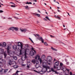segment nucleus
<instances>
[{"instance_id": "nucleus-18", "label": "nucleus", "mask_w": 75, "mask_h": 75, "mask_svg": "<svg viewBox=\"0 0 75 75\" xmlns=\"http://www.w3.org/2000/svg\"><path fill=\"white\" fill-rule=\"evenodd\" d=\"M47 60H49L50 59H51L52 57L50 56H48L47 58Z\"/></svg>"}, {"instance_id": "nucleus-37", "label": "nucleus", "mask_w": 75, "mask_h": 75, "mask_svg": "<svg viewBox=\"0 0 75 75\" xmlns=\"http://www.w3.org/2000/svg\"><path fill=\"white\" fill-rule=\"evenodd\" d=\"M35 62V59H33V60H32V62L34 63Z\"/></svg>"}, {"instance_id": "nucleus-3", "label": "nucleus", "mask_w": 75, "mask_h": 75, "mask_svg": "<svg viewBox=\"0 0 75 75\" xmlns=\"http://www.w3.org/2000/svg\"><path fill=\"white\" fill-rule=\"evenodd\" d=\"M18 45H17V46L18 47H20L21 48V49H23V45L20 42H19L18 43Z\"/></svg>"}, {"instance_id": "nucleus-59", "label": "nucleus", "mask_w": 75, "mask_h": 75, "mask_svg": "<svg viewBox=\"0 0 75 75\" xmlns=\"http://www.w3.org/2000/svg\"><path fill=\"white\" fill-rule=\"evenodd\" d=\"M66 70H67V71H68V72L69 71V69H66Z\"/></svg>"}, {"instance_id": "nucleus-44", "label": "nucleus", "mask_w": 75, "mask_h": 75, "mask_svg": "<svg viewBox=\"0 0 75 75\" xmlns=\"http://www.w3.org/2000/svg\"><path fill=\"white\" fill-rule=\"evenodd\" d=\"M35 67L36 68H38V65L36 64L35 65Z\"/></svg>"}, {"instance_id": "nucleus-60", "label": "nucleus", "mask_w": 75, "mask_h": 75, "mask_svg": "<svg viewBox=\"0 0 75 75\" xmlns=\"http://www.w3.org/2000/svg\"><path fill=\"white\" fill-rule=\"evenodd\" d=\"M51 59H49V62H52L51 61Z\"/></svg>"}, {"instance_id": "nucleus-12", "label": "nucleus", "mask_w": 75, "mask_h": 75, "mask_svg": "<svg viewBox=\"0 0 75 75\" xmlns=\"http://www.w3.org/2000/svg\"><path fill=\"white\" fill-rule=\"evenodd\" d=\"M61 69H62V70L64 72H65L67 71V69L66 68H64V67L61 68Z\"/></svg>"}, {"instance_id": "nucleus-33", "label": "nucleus", "mask_w": 75, "mask_h": 75, "mask_svg": "<svg viewBox=\"0 0 75 75\" xmlns=\"http://www.w3.org/2000/svg\"><path fill=\"white\" fill-rule=\"evenodd\" d=\"M31 50H33V51H34V52L35 53V52H36L35 51V50H34V48L33 47H32L31 48Z\"/></svg>"}, {"instance_id": "nucleus-4", "label": "nucleus", "mask_w": 75, "mask_h": 75, "mask_svg": "<svg viewBox=\"0 0 75 75\" xmlns=\"http://www.w3.org/2000/svg\"><path fill=\"white\" fill-rule=\"evenodd\" d=\"M38 58V60H39V61H40V63L41 64V62H42V59H41L40 58V56H38V55L36 56L35 57V59H37Z\"/></svg>"}, {"instance_id": "nucleus-54", "label": "nucleus", "mask_w": 75, "mask_h": 75, "mask_svg": "<svg viewBox=\"0 0 75 75\" xmlns=\"http://www.w3.org/2000/svg\"><path fill=\"white\" fill-rule=\"evenodd\" d=\"M10 3H11V4H14V5H15V4H14V3H13V2H10Z\"/></svg>"}, {"instance_id": "nucleus-25", "label": "nucleus", "mask_w": 75, "mask_h": 75, "mask_svg": "<svg viewBox=\"0 0 75 75\" xmlns=\"http://www.w3.org/2000/svg\"><path fill=\"white\" fill-rule=\"evenodd\" d=\"M14 30H15V31H18V28L17 27H14Z\"/></svg>"}, {"instance_id": "nucleus-47", "label": "nucleus", "mask_w": 75, "mask_h": 75, "mask_svg": "<svg viewBox=\"0 0 75 75\" xmlns=\"http://www.w3.org/2000/svg\"><path fill=\"white\" fill-rule=\"evenodd\" d=\"M11 7H16V6L14 5H11Z\"/></svg>"}, {"instance_id": "nucleus-8", "label": "nucleus", "mask_w": 75, "mask_h": 75, "mask_svg": "<svg viewBox=\"0 0 75 75\" xmlns=\"http://www.w3.org/2000/svg\"><path fill=\"white\" fill-rule=\"evenodd\" d=\"M22 28H20V30L22 32H26L27 31V29H24L23 30L22 29Z\"/></svg>"}, {"instance_id": "nucleus-56", "label": "nucleus", "mask_w": 75, "mask_h": 75, "mask_svg": "<svg viewBox=\"0 0 75 75\" xmlns=\"http://www.w3.org/2000/svg\"><path fill=\"white\" fill-rule=\"evenodd\" d=\"M27 67L28 68H30V66H29V65H28L27 66Z\"/></svg>"}, {"instance_id": "nucleus-14", "label": "nucleus", "mask_w": 75, "mask_h": 75, "mask_svg": "<svg viewBox=\"0 0 75 75\" xmlns=\"http://www.w3.org/2000/svg\"><path fill=\"white\" fill-rule=\"evenodd\" d=\"M42 59H45V55H42V56L41 57Z\"/></svg>"}, {"instance_id": "nucleus-53", "label": "nucleus", "mask_w": 75, "mask_h": 75, "mask_svg": "<svg viewBox=\"0 0 75 75\" xmlns=\"http://www.w3.org/2000/svg\"><path fill=\"white\" fill-rule=\"evenodd\" d=\"M33 1H35V2H37V1L36 0H34Z\"/></svg>"}, {"instance_id": "nucleus-39", "label": "nucleus", "mask_w": 75, "mask_h": 75, "mask_svg": "<svg viewBox=\"0 0 75 75\" xmlns=\"http://www.w3.org/2000/svg\"><path fill=\"white\" fill-rule=\"evenodd\" d=\"M44 44L46 46L48 45V44H47V43L46 42H45Z\"/></svg>"}, {"instance_id": "nucleus-45", "label": "nucleus", "mask_w": 75, "mask_h": 75, "mask_svg": "<svg viewBox=\"0 0 75 75\" xmlns=\"http://www.w3.org/2000/svg\"><path fill=\"white\" fill-rule=\"evenodd\" d=\"M53 72H55V74H58V72H57L56 71L54 70Z\"/></svg>"}, {"instance_id": "nucleus-19", "label": "nucleus", "mask_w": 75, "mask_h": 75, "mask_svg": "<svg viewBox=\"0 0 75 75\" xmlns=\"http://www.w3.org/2000/svg\"><path fill=\"white\" fill-rule=\"evenodd\" d=\"M19 72H20V71H17L15 73L13 74L12 75H18V73Z\"/></svg>"}, {"instance_id": "nucleus-43", "label": "nucleus", "mask_w": 75, "mask_h": 75, "mask_svg": "<svg viewBox=\"0 0 75 75\" xmlns=\"http://www.w3.org/2000/svg\"><path fill=\"white\" fill-rule=\"evenodd\" d=\"M20 55H21V54H22V53H21V49L20 50Z\"/></svg>"}, {"instance_id": "nucleus-23", "label": "nucleus", "mask_w": 75, "mask_h": 75, "mask_svg": "<svg viewBox=\"0 0 75 75\" xmlns=\"http://www.w3.org/2000/svg\"><path fill=\"white\" fill-rule=\"evenodd\" d=\"M2 63L4 64H6V61L5 60H4L2 62Z\"/></svg>"}, {"instance_id": "nucleus-38", "label": "nucleus", "mask_w": 75, "mask_h": 75, "mask_svg": "<svg viewBox=\"0 0 75 75\" xmlns=\"http://www.w3.org/2000/svg\"><path fill=\"white\" fill-rule=\"evenodd\" d=\"M45 18H46L47 20H48L49 21H50V19H49L48 17H47V16H45Z\"/></svg>"}, {"instance_id": "nucleus-46", "label": "nucleus", "mask_w": 75, "mask_h": 75, "mask_svg": "<svg viewBox=\"0 0 75 75\" xmlns=\"http://www.w3.org/2000/svg\"><path fill=\"white\" fill-rule=\"evenodd\" d=\"M12 71V70L11 69H10V70L8 71V73H9V72H10L11 71Z\"/></svg>"}, {"instance_id": "nucleus-27", "label": "nucleus", "mask_w": 75, "mask_h": 75, "mask_svg": "<svg viewBox=\"0 0 75 75\" xmlns=\"http://www.w3.org/2000/svg\"><path fill=\"white\" fill-rule=\"evenodd\" d=\"M51 48L52 50H54V51H57V49H55L54 48H53V47H51Z\"/></svg>"}, {"instance_id": "nucleus-20", "label": "nucleus", "mask_w": 75, "mask_h": 75, "mask_svg": "<svg viewBox=\"0 0 75 75\" xmlns=\"http://www.w3.org/2000/svg\"><path fill=\"white\" fill-rule=\"evenodd\" d=\"M8 64L10 65H11V64H13V62L9 61L8 62Z\"/></svg>"}, {"instance_id": "nucleus-58", "label": "nucleus", "mask_w": 75, "mask_h": 75, "mask_svg": "<svg viewBox=\"0 0 75 75\" xmlns=\"http://www.w3.org/2000/svg\"><path fill=\"white\" fill-rule=\"evenodd\" d=\"M57 68V67H56V66H54V68L55 69V68Z\"/></svg>"}, {"instance_id": "nucleus-61", "label": "nucleus", "mask_w": 75, "mask_h": 75, "mask_svg": "<svg viewBox=\"0 0 75 75\" xmlns=\"http://www.w3.org/2000/svg\"><path fill=\"white\" fill-rule=\"evenodd\" d=\"M44 20H45V21H47V19L45 18H44Z\"/></svg>"}, {"instance_id": "nucleus-30", "label": "nucleus", "mask_w": 75, "mask_h": 75, "mask_svg": "<svg viewBox=\"0 0 75 75\" xmlns=\"http://www.w3.org/2000/svg\"><path fill=\"white\" fill-rule=\"evenodd\" d=\"M4 58H6V57H7V54L6 53H4Z\"/></svg>"}, {"instance_id": "nucleus-64", "label": "nucleus", "mask_w": 75, "mask_h": 75, "mask_svg": "<svg viewBox=\"0 0 75 75\" xmlns=\"http://www.w3.org/2000/svg\"><path fill=\"white\" fill-rule=\"evenodd\" d=\"M37 35V36H40V35H39V34H36Z\"/></svg>"}, {"instance_id": "nucleus-22", "label": "nucleus", "mask_w": 75, "mask_h": 75, "mask_svg": "<svg viewBox=\"0 0 75 75\" xmlns=\"http://www.w3.org/2000/svg\"><path fill=\"white\" fill-rule=\"evenodd\" d=\"M25 4H32V3L31 2H28L27 1L26 3H25Z\"/></svg>"}, {"instance_id": "nucleus-26", "label": "nucleus", "mask_w": 75, "mask_h": 75, "mask_svg": "<svg viewBox=\"0 0 75 75\" xmlns=\"http://www.w3.org/2000/svg\"><path fill=\"white\" fill-rule=\"evenodd\" d=\"M60 68H62V65L63 66L64 65L63 64H62V63H60Z\"/></svg>"}, {"instance_id": "nucleus-49", "label": "nucleus", "mask_w": 75, "mask_h": 75, "mask_svg": "<svg viewBox=\"0 0 75 75\" xmlns=\"http://www.w3.org/2000/svg\"><path fill=\"white\" fill-rule=\"evenodd\" d=\"M2 46H3V45H2L1 43H0V47H2Z\"/></svg>"}, {"instance_id": "nucleus-16", "label": "nucleus", "mask_w": 75, "mask_h": 75, "mask_svg": "<svg viewBox=\"0 0 75 75\" xmlns=\"http://www.w3.org/2000/svg\"><path fill=\"white\" fill-rule=\"evenodd\" d=\"M13 48L14 50H17V46L16 45H14L13 46Z\"/></svg>"}, {"instance_id": "nucleus-52", "label": "nucleus", "mask_w": 75, "mask_h": 75, "mask_svg": "<svg viewBox=\"0 0 75 75\" xmlns=\"http://www.w3.org/2000/svg\"><path fill=\"white\" fill-rule=\"evenodd\" d=\"M11 18H8V20H10V19H11Z\"/></svg>"}, {"instance_id": "nucleus-40", "label": "nucleus", "mask_w": 75, "mask_h": 75, "mask_svg": "<svg viewBox=\"0 0 75 75\" xmlns=\"http://www.w3.org/2000/svg\"><path fill=\"white\" fill-rule=\"evenodd\" d=\"M51 71L53 72H54L55 70H54V69L53 68H51Z\"/></svg>"}, {"instance_id": "nucleus-31", "label": "nucleus", "mask_w": 75, "mask_h": 75, "mask_svg": "<svg viewBox=\"0 0 75 75\" xmlns=\"http://www.w3.org/2000/svg\"><path fill=\"white\" fill-rule=\"evenodd\" d=\"M34 15H37V16H38L39 17H40V15L39 14L37 13L36 14H35L34 13Z\"/></svg>"}, {"instance_id": "nucleus-28", "label": "nucleus", "mask_w": 75, "mask_h": 75, "mask_svg": "<svg viewBox=\"0 0 75 75\" xmlns=\"http://www.w3.org/2000/svg\"><path fill=\"white\" fill-rule=\"evenodd\" d=\"M51 48L52 50H54V51H57V49H55L54 48H53V47H51Z\"/></svg>"}, {"instance_id": "nucleus-24", "label": "nucleus", "mask_w": 75, "mask_h": 75, "mask_svg": "<svg viewBox=\"0 0 75 75\" xmlns=\"http://www.w3.org/2000/svg\"><path fill=\"white\" fill-rule=\"evenodd\" d=\"M13 67L14 68H18V66L17 65H14L13 66Z\"/></svg>"}, {"instance_id": "nucleus-2", "label": "nucleus", "mask_w": 75, "mask_h": 75, "mask_svg": "<svg viewBox=\"0 0 75 75\" xmlns=\"http://www.w3.org/2000/svg\"><path fill=\"white\" fill-rule=\"evenodd\" d=\"M8 71V69H2V70H0V72H1L2 74H6Z\"/></svg>"}, {"instance_id": "nucleus-57", "label": "nucleus", "mask_w": 75, "mask_h": 75, "mask_svg": "<svg viewBox=\"0 0 75 75\" xmlns=\"http://www.w3.org/2000/svg\"><path fill=\"white\" fill-rule=\"evenodd\" d=\"M38 12L39 13H41V12H40V10H38Z\"/></svg>"}, {"instance_id": "nucleus-21", "label": "nucleus", "mask_w": 75, "mask_h": 75, "mask_svg": "<svg viewBox=\"0 0 75 75\" xmlns=\"http://www.w3.org/2000/svg\"><path fill=\"white\" fill-rule=\"evenodd\" d=\"M25 47H26V49L25 50H28V48H29L30 47L28 45H25Z\"/></svg>"}, {"instance_id": "nucleus-35", "label": "nucleus", "mask_w": 75, "mask_h": 75, "mask_svg": "<svg viewBox=\"0 0 75 75\" xmlns=\"http://www.w3.org/2000/svg\"><path fill=\"white\" fill-rule=\"evenodd\" d=\"M0 51H1L2 52H4V50L3 48H1L0 49Z\"/></svg>"}, {"instance_id": "nucleus-41", "label": "nucleus", "mask_w": 75, "mask_h": 75, "mask_svg": "<svg viewBox=\"0 0 75 75\" xmlns=\"http://www.w3.org/2000/svg\"><path fill=\"white\" fill-rule=\"evenodd\" d=\"M47 63L48 64V65H51V64H52V62H50V63H49L48 62H47Z\"/></svg>"}, {"instance_id": "nucleus-50", "label": "nucleus", "mask_w": 75, "mask_h": 75, "mask_svg": "<svg viewBox=\"0 0 75 75\" xmlns=\"http://www.w3.org/2000/svg\"><path fill=\"white\" fill-rule=\"evenodd\" d=\"M36 64H38V63H39V62H38V61H37L36 62Z\"/></svg>"}, {"instance_id": "nucleus-63", "label": "nucleus", "mask_w": 75, "mask_h": 75, "mask_svg": "<svg viewBox=\"0 0 75 75\" xmlns=\"http://www.w3.org/2000/svg\"><path fill=\"white\" fill-rule=\"evenodd\" d=\"M67 61L68 60L67 59H65V61H66V62H67Z\"/></svg>"}, {"instance_id": "nucleus-11", "label": "nucleus", "mask_w": 75, "mask_h": 75, "mask_svg": "<svg viewBox=\"0 0 75 75\" xmlns=\"http://www.w3.org/2000/svg\"><path fill=\"white\" fill-rule=\"evenodd\" d=\"M30 54L31 56L34 55V53L33 52V51H31L30 52Z\"/></svg>"}, {"instance_id": "nucleus-42", "label": "nucleus", "mask_w": 75, "mask_h": 75, "mask_svg": "<svg viewBox=\"0 0 75 75\" xmlns=\"http://www.w3.org/2000/svg\"><path fill=\"white\" fill-rule=\"evenodd\" d=\"M29 39L30 40H31V42H33V43H34L33 41V40H32V39H31L30 38H29Z\"/></svg>"}, {"instance_id": "nucleus-9", "label": "nucleus", "mask_w": 75, "mask_h": 75, "mask_svg": "<svg viewBox=\"0 0 75 75\" xmlns=\"http://www.w3.org/2000/svg\"><path fill=\"white\" fill-rule=\"evenodd\" d=\"M8 30H12L13 31V30H14V27H10V28L9 29H8Z\"/></svg>"}, {"instance_id": "nucleus-29", "label": "nucleus", "mask_w": 75, "mask_h": 75, "mask_svg": "<svg viewBox=\"0 0 75 75\" xmlns=\"http://www.w3.org/2000/svg\"><path fill=\"white\" fill-rule=\"evenodd\" d=\"M24 7L25 8V9H26V10H29V9H30V8H28L25 6H24Z\"/></svg>"}, {"instance_id": "nucleus-34", "label": "nucleus", "mask_w": 75, "mask_h": 75, "mask_svg": "<svg viewBox=\"0 0 75 75\" xmlns=\"http://www.w3.org/2000/svg\"><path fill=\"white\" fill-rule=\"evenodd\" d=\"M3 61V59H0V63H2Z\"/></svg>"}, {"instance_id": "nucleus-7", "label": "nucleus", "mask_w": 75, "mask_h": 75, "mask_svg": "<svg viewBox=\"0 0 75 75\" xmlns=\"http://www.w3.org/2000/svg\"><path fill=\"white\" fill-rule=\"evenodd\" d=\"M10 47L9 46H8V47L6 49L7 50V53L8 54H9V53H10Z\"/></svg>"}, {"instance_id": "nucleus-10", "label": "nucleus", "mask_w": 75, "mask_h": 75, "mask_svg": "<svg viewBox=\"0 0 75 75\" xmlns=\"http://www.w3.org/2000/svg\"><path fill=\"white\" fill-rule=\"evenodd\" d=\"M38 39L40 41H41L42 42L44 43V40L42 39V37H40V38H39Z\"/></svg>"}, {"instance_id": "nucleus-6", "label": "nucleus", "mask_w": 75, "mask_h": 75, "mask_svg": "<svg viewBox=\"0 0 75 75\" xmlns=\"http://www.w3.org/2000/svg\"><path fill=\"white\" fill-rule=\"evenodd\" d=\"M43 67L45 68V69H46V71H47V69H50V67L48 66H46L44 65L43 64Z\"/></svg>"}, {"instance_id": "nucleus-55", "label": "nucleus", "mask_w": 75, "mask_h": 75, "mask_svg": "<svg viewBox=\"0 0 75 75\" xmlns=\"http://www.w3.org/2000/svg\"><path fill=\"white\" fill-rule=\"evenodd\" d=\"M0 13H3V11L2 10H0Z\"/></svg>"}, {"instance_id": "nucleus-15", "label": "nucleus", "mask_w": 75, "mask_h": 75, "mask_svg": "<svg viewBox=\"0 0 75 75\" xmlns=\"http://www.w3.org/2000/svg\"><path fill=\"white\" fill-rule=\"evenodd\" d=\"M54 17L56 18H58V20H60L61 19V18L60 17H59L58 15L57 16L55 15Z\"/></svg>"}, {"instance_id": "nucleus-51", "label": "nucleus", "mask_w": 75, "mask_h": 75, "mask_svg": "<svg viewBox=\"0 0 75 75\" xmlns=\"http://www.w3.org/2000/svg\"><path fill=\"white\" fill-rule=\"evenodd\" d=\"M70 75H72V72H70Z\"/></svg>"}, {"instance_id": "nucleus-13", "label": "nucleus", "mask_w": 75, "mask_h": 75, "mask_svg": "<svg viewBox=\"0 0 75 75\" xmlns=\"http://www.w3.org/2000/svg\"><path fill=\"white\" fill-rule=\"evenodd\" d=\"M54 65L56 66H58L59 65V62L58 61L54 63Z\"/></svg>"}, {"instance_id": "nucleus-5", "label": "nucleus", "mask_w": 75, "mask_h": 75, "mask_svg": "<svg viewBox=\"0 0 75 75\" xmlns=\"http://www.w3.org/2000/svg\"><path fill=\"white\" fill-rule=\"evenodd\" d=\"M34 72H36V73H37V74H43L44 73H45V72H46V71H41V72H42V73H41L40 72V71H38L35 70H34Z\"/></svg>"}, {"instance_id": "nucleus-36", "label": "nucleus", "mask_w": 75, "mask_h": 75, "mask_svg": "<svg viewBox=\"0 0 75 75\" xmlns=\"http://www.w3.org/2000/svg\"><path fill=\"white\" fill-rule=\"evenodd\" d=\"M3 64L2 63H0V67H3Z\"/></svg>"}, {"instance_id": "nucleus-48", "label": "nucleus", "mask_w": 75, "mask_h": 75, "mask_svg": "<svg viewBox=\"0 0 75 75\" xmlns=\"http://www.w3.org/2000/svg\"><path fill=\"white\" fill-rule=\"evenodd\" d=\"M69 64V62H67L66 64L67 65H68Z\"/></svg>"}, {"instance_id": "nucleus-17", "label": "nucleus", "mask_w": 75, "mask_h": 75, "mask_svg": "<svg viewBox=\"0 0 75 75\" xmlns=\"http://www.w3.org/2000/svg\"><path fill=\"white\" fill-rule=\"evenodd\" d=\"M2 47H6V43L5 42H4L2 43Z\"/></svg>"}, {"instance_id": "nucleus-62", "label": "nucleus", "mask_w": 75, "mask_h": 75, "mask_svg": "<svg viewBox=\"0 0 75 75\" xmlns=\"http://www.w3.org/2000/svg\"><path fill=\"white\" fill-rule=\"evenodd\" d=\"M50 37H52H52L54 38V37L53 36H52V35H50Z\"/></svg>"}, {"instance_id": "nucleus-1", "label": "nucleus", "mask_w": 75, "mask_h": 75, "mask_svg": "<svg viewBox=\"0 0 75 75\" xmlns=\"http://www.w3.org/2000/svg\"><path fill=\"white\" fill-rule=\"evenodd\" d=\"M28 51H29V50L28 49H27L26 50H25V57H23L21 58L22 60V61H24V60H25V59L27 58V56H26V55H27V52H28Z\"/></svg>"}, {"instance_id": "nucleus-32", "label": "nucleus", "mask_w": 75, "mask_h": 75, "mask_svg": "<svg viewBox=\"0 0 75 75\" xmlns=\"http://www.w3.org/2000/svg\"><path fill=\"white\" fill-rule=\"evenodd\" d=\"M13 58L15 60H17V57L16 56H14L13 57Z\"/></svg>"}]
</instances>
